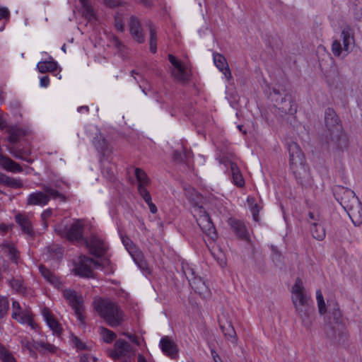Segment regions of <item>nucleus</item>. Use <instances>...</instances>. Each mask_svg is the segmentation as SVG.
<instances>
[{
    "label": "nucleus",
    "mask_w": 362,
    "mask_h": 362,
    "mask_svg": "<svg viewBox=\"0 0 362 362\" xmlns=\"http://www.w3.org/2000/svg\"><path fill=\"white\" fill-rule=\"evenodd\" d=\"M99 315L110 327H115L122 325L124 315L119 305L109 299L99 300L95 305Z\"/></svg>",
    "instance_id": "nucleus-1"
},
{
    "label": "nucleus",
    "mask_w": 362,
    "mask_h": 362,
    "mask_svg": "<svg viewBox=\"0 0 362 362\" xmlns=\"http://www.w3.org/2000/svg\"><path fill=\"white\" fill-rule=\"evenodd\" d=\"M340 40H334L332 44L333 54L339 58H344L351 51L354 45V35L350 26L344 27L341 33Z\"/></svg>",
    "instance_id": "nucleus-2"
},
{
    "label": "nucleus",
    "mask_w": 362,
    "mask_h": 362,
    "mask_svg": "<svg viewBox=\"0 0 362 362\" xmlns=\"http://www.w3.org/2000/svg\"><path fill=\"white\" fill-rule=\"evenodd\" d=\"M341 205L347 211L352 222L356 226L362 223V206L353 191L347 190L341 197Z\"/></svg>",
    "instance_id": "nucleus-3"
},
{
    "label": "nucleus",
    "mask_w": 362,
    "mask_h": 362,
    "mask_svg": "<svg viewBox=\"0 0 362 362\" xmlns=\"http://www.w3.org/2000/svg\"><path fill=\"white\" fill-rule=\"evenodd\" d=\"M291 300L296 312L302 316V314L305 312L306 307L309 305L310 298L306 293L303 281L299 278L296 279L295 284L292 286Z\"/></svg>",
    "instance_id": "nucleus-4"
},
{
    "label": "nucleus",
    "mask_w": 362,
    "mask_h": 362,
    "mask_svg": "<svg viewBox=\"0 0 362 362\" xmlns=\"http://www.w3.org/2000/svg\"><path fill=\"white\" fill-rule=\"evenodd\" d=\"M192 213L201 230L213 238L216 235L215 228L205 209L202 206H194L192 207Z\"/></svg>",
    "instance_id": "nucleus-5"
},
{
    "label": "nucleus",
    "mask_w": 362,
    "mask_h": 362,
    "mask_svg": "<svg viewBox=\"0 0 362 362\" xmlns=\"http://www.w3.org/2000/svg\"><path fill=\"white\" fill-rule=\"evenodd\" d=\"M168 57L172 64L170 69L172 77L179 82L188 81L191 76L190 69L174 55L170 54Z\"/></svg>",
    "instance_id": "nucleus-6"
},
{
    "label": "nucleus",
    "mask_w": 362,
    "mask_h": 362,
    "mask_svg": "<svg viewBox=\"0 0 362 362\" xmlns=\"http://www.w3.org/2000/svg\"><path fill=\"white\" fill-rule=\"evenodd\" d=\"M55 231L62 237L70 241H79L83 240V223L81 220H76L69 228L58 226Z\"/></svg>",
    "instance_id": "nucleus-7"
},
{
    "label": "nucleus",
    "mask_w": 362,
    "mask_h": 362,
    "mask_svg": "<svg viewBox=\"0 0 362 362\" xmlns=\"http://www.w3.org/2000/svg\"><path fill=\"white\" fill-rule=\"evenodd\" d=\"M63 296L74 310L75 315H76L78 320L82 324H83L84 317L83 315V306L82 296L81 295H78L75 291L70 288L64 289L63 291Z\"/></svg>",
    "instance_id": "nucleus-8"
},
{
    "label": "nucleus",
    "mask_w": 362,
    "mask_h": 362,
    "mask_svg": "<svg viewBox=\"0 0 362 362\" xmlns=\"http://www.w3.org/2000/svg\"><path fill=\"white\" fill-rule=\"evenodd\" d=\"M98 266L97 262L86 256H80L75 262L74 272L82 277H91L93 268Z\"/></svg>",
    "instance_id": "nucleus-9"
},
{
    "label": "nucleus",
    "mask_w": 362,
    "mask_h": 362,
    "mask_svg": "<svg viewBox=\"0 0 362 362\" xmlns=\"http://www.w3.org/2000/svg\"><path fill=\"white\" fill-rule=\"evenodd\" d=\"M11 317L13 320L21 324H28L31 327H34L33 315L30 308H23L20 303L14 300L12 303Z\"/></svg>",
    "instance_id": "nucleus-10"
},
{
    "label": "nucleus",
    "mask_w": 362,
    "mask_h": 362,
    "mask_svg": "<svg viewBox=\"0 0 362 362\" xmlns=\"http://www.w3.org/2000/svg\"><path fill=\"white\" fill-rule=\"evenodd\" d=\"M122 243L135 263L141 269H146L147 268V263L144 258V255L133 242L129 238H123Z\"/></svg>",
    "instance_id": "nucleus-11"
},
{
    "label": "nucleus",
    "mask_w": 362,
    "mask_h": 362,
    "mask_svg": "<svg viewBox=\"0 0 362 362\" xmlns=\"http://www.w3.org/2000/svg\"><path fill=\"white\" fill-rule=\"evenodd\" d=\"M129 28L133 39L138 43L145 42V36L143 33L141 23L139 19L132 16L129 21Z\"/></svg>",
    "instance_id": "nucleus-12"
},
{
    "label": "nucleus",
    "mask_w": 362,
    "mask_h": 362,
    "mask_svg": "<svg viewBox=\"0 0 362 362\" xmlns=\"http://www.w3.org/2000/svg\"><path fill=\"white\" fill-rule=\"evenodd\" d=\"M86 244L90 252L97 257L103 255L107 250V246L103 240L95 235L92 236L88 242L86 241Z\"/></svg>",
    "instance_id": "nucleus-13"
},
{
    "label": "nucleus",
    "mask_w": 362,
    "mask_h": 362,
    "mask_svg": "<svg viewBox=\"0 0 362 362\" xmlns=\"http://www.w3.org/2000/svg\"><path fill=\"white\" fill-rule=\"evenodd\" d=\"M132 352V349L128 342L119 339L116 341L115 350L111 352L110 356L113 358H119L122 356H129Z\"/></svg>",
    "instance_id": "nucleus-14"
},
{
    "label": "nucleus",
    "mask_w": 362,
    "mask_h": 362,
    "mask_svg": "<svg viewBox=\"0 0 362 362\" xmlns=\"http://www.w3.org/2000/svg\"><path fill=\"white\" fill-rule=\"evenodd\" d=\"M289 162L292 165H297L301 164L303 159V153L299 146L296 142H291L288 146Z\"/></svg>",
    "instance_id": "nucleus-15"
},
{
    "label": "nucleus",
    "mask_w": 362,
    "mask_h": 362,
    "mask_svg": "<svg viewBox=\"0 0 362 362\" xmlns=\"http://www.w3.org/2000/svg\"><path fill=\"white\" fill-rule=\"evenodd\" d=\"M213 59L215 66L224 74L227 81H230L232 78V75L225 57L219 53H214Z\"/></svg>",
    "instance_id": "nucleus-16"
},
{
    "label": "nucleus",
    "mask_w": 362,
    "mask_h": 362,
    "mask_svg": "<svg viewBox=\"0 0 362 362\" xmlns=\"http://www.w3.org/2000/svg\"><path fill=\"white\" fill-rule=\"evenodd\" d=\"M160 346L162 351L166 356L174 358L177 356L178 349L176 344L169 339L168 337H164L160 341Z\"/></svg>",
    "instance_id": "nucleus-17"
},
{
    "label": "nucleus",
    "mask_w": 362,
    "mask_h": 362,
    "mask_svg": "<svg viewBox=\"0 0 362 362\" xmlns=\"http://www.w3.org/2000/svg\"><path fill=\"white\" fill-rule=\"evenodd\" d=\"M49 202V197L45 192H36L31 193L27 199L28 205H38L43 206Z\"/></svg>",
    "instance_id": "nucleus-18"
},
{
    "label": "nucleus",
    "mask_w": 362,
    "mask_h": 362,
    "mask_svg": "<svg viewBox=\"0 0 362 362\" xmlns=\"http://www.w3.org/2000/svg\"><path fill=\"white\" fill-rule=\"evenodd\" d=\"M229 224L239 239L249 240L247 230L243 222L237 219H230Z\"/></svg>",
    "instance_id": "nucleus-19"
},
{
    "label": "nucleus",
    "mask_w": 362,
    "mask_h": 362,
    "mask_svg": "<svg viewBox=\"0 0 362 362\" xmlns=\"http://www.w3.org/2000/svg\"><path fill=\"white\" fill-rule=\"evenodd\" d=\"M39 270L44 279L53 286L60 288L62 286L59 278L43 265L39 266Z\"/></svg>",
    "instance_id": "nucleus-20"
},
{
    "label": "nucleus",
    "mask_w": 362,
    "mask_h": 362,
    "mask_svg": "<svg viewBox=\"0 0 362 362\" xmlns=\"http://www.w3.org/2000/svg\"><path fill=\"white\" fill-rule=\"evenodd\" d=\"M189 283L195 292L198 293L200 296L206 297L209 295V288L201 277L197 276L194 279H192V281H189Z\"/></svg>",
    "instance_id": "nucleus-21"
},
{
    "label": "nucleus",
    "mask_w": 362,
    "mask_h": 362,
    "mask_svg": "<svg viewBox=\"0 0 362 362\" xmlns=\"http://www.w3.org/2000/svg\"><path fill=\"white\" fill-rule=\"evenodd\" d=\"M134 175L138 182L137 189L140 192V189H146V187L150 185L151 180L146 172L139 168H134Z\"/></svg>",
    "instance_id": "nucleus-22"
},
{
    "label": "nucleus",
    "mask_w": 362,
    "mask_h": 362,
    "mask_svg": "<svg viewBox=\"0 0 362 362\" xmlns=\"http://www.w3.org/2000/svg\"><path fill=\"white\" fill-rule=\"evenodd\" d=\"M0 165L5 170L12 173H21L23 171V168L19 164L14 162L7 156H2L0 158Z\"/></svg>",
    "instance_id": "nucleus-23"
},
{
    "label": "nucleus",
    "mask_w": 362,
    "mask_h": 362,
    "mask_svg": "<svg viewBox=\"0 0 362 362\" xmlns=\"http://www.w3.org/2000/svg\"><path fill=\"white\" fill-rule=\"evenodd\" d=\"M16 221L21 226V230L28 235H32V225L30 219L25 214H18L15 217Z\"/></svg>",
    "instance_id": "nucleus-24"
},
{
    "label": "nucleus",
    "mask_w": 362,
    "mask_h": 362,
    "mask_svg": "<svg viewBox=\"0 0 362 362\" xmlns=\"http://www.w3.org/2000/svg\"><path fill=\"white\" fill-rule=\"evenodd\" d=\"M230 168L233 183L239 187H243L245 185V180L237 164L230 162Z\"/></svg>",
    "instance_id": "nucleus-25"
},
{
    "label": "nucleus",
    "mask_w": 362,
    "mask_h": 362,
    "mask_svg": "<svg viewBox=\"0 0 362 362\" xmlns=\"http://www.w3.org/2000/svg\"><path fill=\"white\" fill-rule=\"evenodd\" d=\"M310 231L313 237L317 240H322L325 238V230L321 222H311Z\"/></svg>",
    "instance_id": "nucleus-26"
},
{
    "label": "nucleus",
    "mask_w": 362,
    "mask_h": 362,
    "mask_svg": "<svg viewBox=\"0 0 362 362\" xmlns=\"http://www.w3.org/2000/svg\"><path fill=\"white\" fill-rule=\"evenodd\" d=\"M185 196L189 199V201L192 203V207L194 206H199L200 201L202 199L201 196L198 194L196 190L190 187H185Z\"/></svg>",
    "instance_id": "nucleus-27"
},
{
    "label": "nucleus",
    "mask_w": 362,
    "mask_h": 362,
    "mask_svg": "<svg viewBox=\"0 0 362 362\" xmlns=\"http://www.w3.org/2000/svg\"><path fill=\"white\" fill-rule=\"evenodd\" d=\"M222 331L228 341L231 343L236 344L238 342V337L234 327L230 322L221 326Z\"/></svg>",
    "instance_id": "nucleus-28"
},
{
    "label": "nucleus",
    "mask_w": 362,
    "mask_h": 362,
    "mask_svg": "<svg viewBox=\"0 0 362 362\" xmlns=\"http://www.w3.org/2000/svg\"><path fill=\"white\" fill-rule=\"evenodd\" d=\"M0 249L6 254L11 260L16 262L19 257V252L16 250L13 245L3 243L0 245Z\"/></svg>",
    "instance_id": "nucleus-29"
},
{
    "label": "nucleus",
    "mask_w": 362,
    "mask_h": 362,
    "mask_svg": "<svg viewBox=\"0 0 362 362\" xmlns=\"http://www.w3.org/2000/svg\"><path fill=\"white\" fill-rule=\"evenodd\" d=\"M33 347L40 353L43 354L47 353H54L57 349L54 346L42 341H33Z\"/></svg>",
    "instance_id": "nucleus-30"
},
{
    "label": "nucleus",
    "mask_w": 362,
    "mask_h": 362,
    "mask_svg": "<svg viewBox=\"0 0 362 362\" xmlns=\"http://www.w3.org/2000/svg\"><path fill=\"white\" fill-rule=\"evenodd\" d=\"M37 68L40 73L52 72L57 69V64L54 61H42L37 63Z\"/></svg>",
    "instance_id": "nucleus-31"
},
{
    "label": "nucleus",
    "mask_w": 362,
    "mask_h": 362,
    "mask_svg": "<svg viewBox=\"0 0 362 362\" xmlns=\"http://www.w3.org/2000/svg\"><path fill=\"white\" fill-rule=\"evenodd\" d=\"M8 133L9 134L8 141L12 144L17 143L20 138L25 135L23 130L15 127H9L8 129Z\"/></svg>",
    "instance_id": "nucleus-32"
},
{
    "label": "nucleus",
    "mask_w": 362,
    "mask_h": 362,
    "mask_svg": "<svg viewBox=\"0 0 362 362\" xmlns=\"http://www.w3.org/2000/svg\"><path fill=\"white\" fill-rule=\"evenodd\" d=\"M79 1L81 4L83 8V13L85 16V17L88 20L95 19L96 17L95 11L92 6H90V4H89L88 0H79Z\"/></svg>",
    "instance_id": "nucleus-33"
},
{
    "label": "nucleus",
    "mask_w": 362,
    "mask_h": 362,
    "mask_svg": "<svg viewBox=\"0 0 362 362\" xmlns=\"http://www.w3.org/2000/svg\"><path fill=\"white\" fill-rule=\"evenodd\" d=\"M149 33L150 50L152 53H156L157 51V32L152 25H149Z\"/></svg>",
    "instance_id": "nucleus-34"
},
{
    "label": "nucleus",
    "mask_w": 362,
    "mask_h": 362,
    "mask_svg": "<svg viewBox=\"0 0 362 362\" xmlns=\"http://www.w3.org/2000/svg\"><path fill=\"white\" fill-rule=\"evenodd\" d=\"M43 189L45 192V194L49 195V199L52 197V199H59L62 202H66V197L58 192L57 189L52 188L47 185H43Z\"/></svg>",
    "instance_id": "nucleus-35"
},
{
    "label": "nucleus",
    "mask_w": 362,
    "mask_h": 362,
    "mask_svg": "<svg viewBox=\"0 0 362 362\" xmlns=\"http://www.w3.org/2000/svg\"><path fill=\"white\" fill-rule=\"evenodd\" d=\"M99 332L103 341L107 343L112 342L116 338V334L107 328L100 327Z\"/></svg>",
    "instance_id": "nucleus-36"
},
{
    "label": "nucleus",
    "mask_w": 362,
    "mask_h": 362,
    "mask_svg": "<svg viewBox=\"0 0 362 362\" xmlns=\"http://www.w3.org/2000/svg\"><path fill=\"white\" fill-rule=\"evenodd\" d=\"M182 271L185 273L188 281H192V279H194L197 276L195 274V269L192 265L187 262L182 263Z\"/></svg>",
    "instance_id": "nucleus-37"
},
{
    "label": "nucleus",
    "mask_w": 362,
    "mask_h": 362,
    "mask_svg": "<svg viewBox=\"0 0 362 362\" xmlns=\"http://www.w3.org/2000/svg\"><path fill=\"white\" fill-rule=\"evenodd\" d=\"M0 358L2 362H16L13 355L2 345L0 344Z\"/></svg>",
    "instance_id": "nucleus-38"
},
{
    "label": "nucleus",
    "mask_w": 362,
    "mask_h": 362,
    "mask_svg": "<svg viewBox=\"0 0 362 362\" xmlns=\"http://www.w3.org/2000/svg\"><path fill=\"white\" fill-rule=\"evenodd\" d=\"M9 301L7 297L0 296V318H3L8 313Z\"/></svg>",
    "instance_id": "nucleus-39"
},
{
    "label": "nucleus",
    "mask_w": 362,
    "mask_h": 362,
    "mask_svg": "<svg viewBox=\"0 0 362 362\" xmlns=\"http://www.w3.org/2000/svg\"><path fill=\"white\" fill-rule=\"evenodd\" d=\"M8 150L15 158L25 160L28 163L32 162V160L28 158L27 156L21 150L17 149L14 147L8 148Z\"/></svg>",
    "instance_id": "nucleus-40"
},
{
    "label": "nucleus",
    "mask_w": 362,
    "mask_h": 362,
    "mask_svg": "<svg viewBox=\"0 0 362 362\" xmlns=\"http://www.w3.org/2000/svg\"><path fill=\"white\" fill-rule=\"evenodd\" d=\"M115 26L117 30L123 32L124 30V23L123 17L121 14L118 13L115 16Z\"/></svg>",
    "instance_id": "nucleus-41"
},
{
    "label": "nucleus",
    "mask_w": 362,
    "mask_h": 362,
    "mask_svg": "<svg viewBox=\"0 0 362 362\" xmlns=\"http://www.w3.org/2000/svg\"><path fill=\"white\" fill-rule=\"evenodd\" d=\"M141 197L144 199L146 203L149 206L151 204H153L151 201V197L149 192L146 189H140V192H139Z\"/></svg>",
    "instance_id": "nucleus-42"
},
{
    "label": "nucleus",
    "mask_w": 362,
    "mask_h": 362,
    "mask_svg": "<svg viewBox=\"0 0 362 362\" xmlns=\"http://www.w3.org/2000/svg\"><path fill=\"white\" fill-rule=\"evenodd\" d=\"M71 341L75 347L78 350H84L88 348L87 346L76 336L72 337Z\"/></svg>",
    "instance_id": "nucleus-43"
},
{
    "label": "nucleus",
    "mask_w": 362,
    "mask_h": 362,
    "mask_svg": "<svg viewBox=\"0 0 362 362\" xmlns=\"http://www.w3.org/2000/svg\"><path fill=\"white\" fill-rule=\"evenodd\" d=\"M49 327L56 333L60 332V326L58 322L53 317L49 319V320L47 321Z\"/></svg>",
    "instance_id": "nucleus-44"
},
{
    "label": "nucleus",
    "mask_w": 362,
    "mask_h": 362,
    "mask_svg": "<svg viewBox=\"0 0 362 362\" xmlns=\"http://www.w3.org/2000/svg\"><path fill=\"white\" fill-rule=\"evenodd\" d=\"M6 185L13 188H21L23 187V184L21 180L11 177H8Z\"/></svg>",
    "instance_id": "nucleus-45"
},
{
    "label": "nucleus",
    "mask_w": 362,
    "mask_h": 362,
    "mask_svg": "<svg viewBox=\"0 0 362 362\" xmlns=\"http://www.w3.org/2000/svg\"><path fill=\"white\" fill-rule=\"evenodd\" d=\"M103 4L110 8H115L122 4L120 0H103Z\"/></svg>",
    "instance_id": "nucleus-46"
},
{
    "label": "nucleus",
    "mask_w": 362,
    "mask_h": 362,
    "mask_svg": "<svg viewBox=\"0 0 362 362\" xmlns=\"http://www.w3.org/2000/svg\"><path fill=\"white\" fill-rule=\"evenodd\" d=\"M10 17V12L6 7L0 6V20L4 18L8 20Z\"/></svg>",
    "instance_id": "nucleus-47"
},
{
    "label": "nucleus",
    "mask_w": 362,
    "mask_h": 362,
    "mask_svg": "<svg viewBox=\"0 0 362 362\" xmlns=\"http://www.w3.org/2000/svg\"><path fill=\"white\" fill-rule=\"evenodd\" d=\"M25 346L29 350L30 356L33 357L34 358H37V356L34 349H35L33 347V342L27 341L25 344Z\"/></svg>",
    "instance_id": "nucleus-48"
},
{
    "label": "nucleus",
    "mask_w": 362,
    "mask_h": 362,
    "mask_svg": "<svg viewBox=\"0 0 362 362\" xmlns=\"http://www.w3.org/2000/svg\"><path fill=\"white\" fill-rule=\"evenodd\" d=\"M9 284L17 291H21L22 286L21 281L13 279L9 281Z\"/></svg>",
    "instance_id": "nucleus-49"
},
{
    "label": "nucleus",
    "mask_w": 362,
    "mask_h": 362,
    "mask_svg": "<svg viewBox=\"0 0 362 362\" xmlns=\"http://www.w3.org/2000/svg\"><path fill=\"white\" fill-rule=\"evenodd\" d=\"M259 207L257 204L251 206V211L255 221H257L259 214Z\"/></svg>",
    "instance_id": "nucleus-50"
},
{
    "label": "nucleus",
    "mask_w": 362,
    "mask_h": 362,
    "mask_svg": "<svg viewBox=\"0 0 362 362\" xmlns=\"http://www.w3.org/2000/svg\"><path fill=\"white\" fill-rule=\"evenodd\" d=\"M280 109H281V111L286 114H293L296 112V110L292 109L291 102H288V107L282 106Z\"/></svg>",
    "instance_id": "nucleus-51"
},
{
    "label": "nucleus",
    "mask_w": 362,
    "mask_h": 362,
    "mask_svg": "<svg viewBox=\"0 0 362 362\" xmlns=\"http://www.w3.org/2000/svg\"><path fill=\"white\" fill-rule=\"evenodd\" d=\"M42 314L45 320H46V322L49 320V319H52L54 317L52 314L51 313L50 310L47 308H44L42 310Z\"/></svg>",
    "instance_id": "nucleus-52"
},
{
    "label": "nucleus",
    "mask_w": 362,
    "mask_h": 362,
    "mask_svg": "<svg viewBox=\"0 0 362 362\" xmlns=\"http://www.w3.org/2000/svg\"><path fill=\"white\" fill-rule=\"evenodd\" d=\"M81 362H96V360L92 356L84 354L81 356Z\"/></svg>",
    "instance_id": "nucleus-53"
},
{
    "label": "nucleus",
    "mask_w": 362,
    "mask_h": 362,
    "mask_svg": "<svg viewBox=\"0 0 362 362\" xmlns=\"http://www.w3.org/2000/svg\"><path fill=\"white\" fill-rule=\"evenodd\" d=\"M308 216H309V222L310 223H311V222H320L319 216L317 214H315L313 212H309Z\"/></svg>",
    "instance_id": "nucleus-54"
},
{
    "label": "nucleus",
    "mask_w": 362,
    "mask_h": 362,
    "mask_svg": "<svg viewBox=\"0 0 362 362\" xmlns=\"http://www.w3.org/2000/svg\"><path fill=\"white\" fill-rule=\"evenodd\" d=\"M318 308L320 314H325L327 311L325 303L324 300L322 301H318Z\"/></svg>",
    "instance_id": "nucleus-55"
},
{
    "label": "nucleus",
    "mask_w": 362,
    "mask_h": 362,
    "mask_svg": "<svg viewBox=\"0 0 362 362\" xmlns=\"http://www.w3.org/2000/svg\"><path fill=\"white\" fill-rule=\"evenodd\" d=\"M40 86L42 87H47L48 86L49 83V78L48 76H43L40 78Z\"/></svg>",
    "instance_id": "nucleus-56"
},
{
    "label": "nucleus",
    "mask_w": 362,
    "mask_h": 362,
    "mask_svg": "<svg viewBox=\"0 0 362 362\" xmlns=\"http://www.w3.org/2000/svg\"><path fill=\"white\" fill-rule=\"evenodd\" d=\"M328 116H330L332 117V119H334V122H336L337 121V117H336V115H335V113L333 111V110H331V109H329L327 112H326V117H325V119L326 121L327 122V119H328Z\"/></svg>",
    "instance_id": "nucleus-57"
},
{
    "label": "nucleus",
    "mask_w": 362,
    "mask_h": 362,
    "mask_svg": "<svg viewBox=\"0 0 362 362\" xmlns=\"http://www.w3.org/2000/svg\"><path fill=\"white\" fill-rule=\"evenodd\" d=\"M211 355L214 362H222L218 354L214 350H211Z\"/></svg>",
    "instance_id": "nucleus-58"
},
{
    "label": "nucleus",
    "mask_w": 362,
    "mask_h": 362,
    "mask_svg": "<svg viewBox=\"0 0 362 362\" xmlns=\"http://www.w3.org/2000/svg\"><path fill=\"white\" fill-rule=\"evenodd\" d=\"M127 336L129 337V339H130V341L137 345L139 344V339H137L136 337L134 336V335H131V334H127Z\"/></svg>",
    "instance_id": "nucleus-59"
},
{
    "label": "nucleus",
    "mask_w": 362,
    "mask_h": 362,
    "mask_svg": "<svg viewBox=\"0 0 362 362\" xmlns=\"http://www.w3.org/2000/svg\"><path fill=\"white\" fill-rule=\"evenodd\" d=\"M8 177L4 174H0V184H4L6 185Z\"/></svg>",
    "instance_id": "nucleus-60"
},
{
    "label": "nucleus",
    "mask_w": 362,
    "mask_h": 362,
    "mask_svg": "<svg viewBox=\"0 0 362 362\" xmlns=\"http://www.w3.org/2000/svg\"><path fill=\"white\" fill-rule=\"evenodd\" d=\"M218 262L221 266L223 267L226 264V261L223 255L221 254V256L218 257Z\"/></svg>",
    "instance_id": "nucleus-61"
},
{
    "label": "nucleus",
    "mask_w": 362,
    "mask_h": 362,
    "mask_svg": "<svg viewBox=\"0 0 362 362\" xmlns=\"http://www.w3.org/2000/svg\"><path fill=\"white\" fill-rule=\"evenodd\" d=\"M51 214H52L51 210L47 209L42 214V217L43 219H45V218L49 217L51 216Z\"/></svg>",
    "instance_id": "nucleus-62"
},
{
    "label": "nucleus",
    "mask_w": 362,
    "mask_h": 362,
    "mask_svg": "<svg viewBox=\"0 0 362 362\" xmlns=\"http://www.w3.org/2000/svg\"><path fill=\"white\" fill-rule=\"evenodd\" d=\"M316 299L317 302L322 301L324 300L322 293L320 290L316 292Z\"/></svg>",
    "instance_id": "nucleus-63"
},
{
    "label": "nucleus",
    "mask_w": 362,
    "mask_h": 362,
    "mask_svg": "<svg viewBox=\"0 0 362 362\" xmlns=\"http://www.w3.org/2000/svg\"><path fill=\"white\" fill-rule=\"evenodd\" d=\"M8 230V226L5 224H0V233L4 235Z\"/></svg>",
    "instance_id": "nucleus-64"
}]
</instances>
